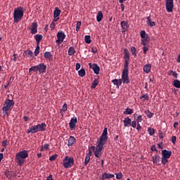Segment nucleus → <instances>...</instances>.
Here are the masks:
<instances>
[{
  "label": "nucleus",
  "instance_id": "f257e3e1",
  "mask_svg": "<svg viewBox=\"0 0 180 180\" xmlns=\"http://www.w3.org/2000/svg\"><path fill=\"white\" fill-rule=\"evenodd\" d=\"M108 139V129L104 128L103 134L100 136V139L98 141V145L96 147V150L94 151V155L96 158H98L102 155V150L104 148L103 146L107 143Z\"/></svg>",
  "mask_w": 180,
  "mask_h": 180
},
{
  "label": "nucleus",
  "instance_id": "f03ea898",
  "mask_svg": "<svg viewBox=\"0 0 180 180\" xmlns=\"http://www.w3.org/2000/svg\"><path fill=\"white\" fill-rule=\"evenodd\" d=\"M29 157V153L27 150H22L20 151L19 153H16L15 162L18 165L22 167L23 164H25V160Z\"/></svg>",
  "mask_w": 180,
  "mask_h": 180
},
{
  "label": "nucleus",
  "instance_id": "7ed1b4c3",
  "mask_svg": "<svg viewBox=\"0 0 180 180\" xmlns=\"http://www.w3.org/2000/svg\"><path fill=\"white\" fill-rule=\"evenodd\" d=\"M14 22L19 23L23 18V7H18L14 10Z\"/></svg>",
  "mask_w": 180,
  "mask_h": 180
},
{
  "label": "nucleus",
  "instance_id": "20e7f679",
  "mask_svg": "<svg viewBox=\"0 0 180 180\" xmlns=\"http://www.w3.org/2000/svg\"><path fill=\"white\" fill-rule=\"evenodd\" d=\"M45 126L46 124L44 123L32 126L27 130V134H29L30 133H37V131H44V130H46V129H44Z\"/></svg>",
  "mask_w": 180,
  "mask_h": 180
},
{
  "label": "nucleus",
  "instance_id": "39448f33",
  "mask_svg": "<svg viewBox=\"0 0 180 180\" xmlns=\"http://www.w3.org/2000/svg\"><path fill=\"white\" fill-rule=\"evenodd\" d=\"M14 105L15 102H13V100L6 99L2 108L4 114L8 115L9 114L8 113V111L11 110Z\"/></svg>",
  "mask_w": 180,
  "mask_h": 180
},
{
  "label": "nucleus",
  "instance_id": "423d86ee",
  "mask_svg": "<svg viewBox=\"0 0 180 180\" xmlns=\"http://www.w3.org/2000/svg\"><path fill=\"white\" fill-rule=\"evenodd\" d=\"M75 160L73 158H68V156L63 159V167L65 168H71L74 165Z\"/></svg>",
  "mask_w": 180,
  "mask_h": 180
},
{
  "label": "nucleus",
  "instance_id": "0eeeda50",
  "mask_svg": "<svg viewBox=\"0 0 180 180\" xmlns=\"http://www.w3.org/2000/svg\"><path fill=\"white\" fill-rule=\"evenodd\" d=\"M57 37L58 39L56 41V43L58 44V46H60V44H61V43H63L66 38V34L63 31H60L57 34Z\"/></svg>",
  "mask_w": 180,
  "mask_h": 180
},
{
  "label": "nucleus",
  "instance_id": "6e6552de",
  "mask_svg": "<svg viewBox=\"0 0 180 180\" xmlns=\"http://www.w3.org/2000/svg\"><path fill=\"white\" fill-rule=\"evenodd\" d=\"M165 6L167 13H172L174 9V0H165Z\"/></svg>",
  "mask_w": 180,
  "mask_h": 180
},
{
  "label": "nucleus",
  "instance_id": "1a4fd4ad",
  "mask_svg": "<svg viewBox=\"0 0 180 180\" xmlns=\"http://www.w3.org/2000/svg\"><path fill=\"white\" fill-rule=\"evenodd\" d=\"M89 66L90 69H92L94 74L96 75H98L100 74L101 68L100 67L97 65V63H89Z\"/></svg>",
  "mask_w": 180,
  "mask_h": 180
},
{
  "label": "nucleus",
  "instance_id": "9d476101",
  "mask_svg": "<svg viewBox=\"0 0 180 180\" xmlns=\"http://www.w3.org/2000/svg\"><path fill=\"white\" fill-rule=\"evenodd\" d=\"M122 82L124 84L130 83V80L129 77V71H122Z\"/></svg>",
  "mask_w": 180,
  "mask_h": 180
},
{
  "label": "nucleus",
  "instance_id": "9b49d317",
  "mask_svg": "<svg viewBox=\"0 0 180 180\" xmlns=\"http://www.w3.org/2000/svg\"><path fill=\"white\" fill-rule=\"evenodd\" d=\"M120 25H121L122 29V32H126V31H127V30L129 27L128 21H122L120 22Z\"/></svg>",
  "mask_w": 180,
  "mask_h": 180
},
{
  "label": "nucleus",
  "instance_id": "f8f14e48",
  "mask_svg": "<svg viewBox=\"0 0 180 180\" xmlns=\"http://www.w3.org/2000/svg\"><path fill=\"white\" fill-rule=\"evenodd\" d=\"M123 123L124 127H131V119L129 117H125L123 120Z\"/></svg>",
  "mask_w": 180,
  "mask_h": 180
},
{
  "label": "nucleus",
  "instance_id": "ddd939ff",
  "mask_svg": "<svg viewBox=\"0 0 180 180\" xmlns=\"http://www.w3.org/2000/svg\"><path fill=\"white\" fill-rule=\"evenodd\" d=\"M172 154V151L167 150V149H163V150L162 151V157L167 159H169L171 157Z\"/></svg>",
  "mask_w": 180,
  "mask_h": 180
},
{
  "label": "nucleus",
  "instance_id": "4468645a",
  "mask_svg": "<svg viewBox=\"0 0 180 180\" xmlns=\"http://www.w3.org/2000/svg\"><path fill=\"white\" fill-rule=\"evenodd\" d=\"M77 123V117H73L69 123L70 129H72L75 127V124Z\"/></svg>",
  "mask_w": 180,
  "mask_h": 180
},
{
  "label": "nucleus",
  "instance_id": "2eb2a0df",
  "mask_svg": "<svg viewBox=\"0 0 180 180\" xmlns=\"http://www.w3.org/2000/svg\"><path fill=\"white\" fill-rule=\"evenodd\" d=\"M37 67L39 74H44V72H46V65L44 63H40Z\"/></svg>",
  "mask_w": 180,
  "mask_h": 180
},
{
  "label": "nucleus",
  "instance_id": "dca6fc26",
  "mask_svg": "<svg viewBox=\"0 0 180 180\" xmlns=\"http://www.w3.org/2000/svg\"><path fill=\"white\" fill-rule=\"evenodd\" d=\"M31 26V34H36L37 33V22H32Z\"/></svg>",
  "mask_w": 180,
  "mask_h": 180
},
{
  "label": "nucleus",
  "instance_id": "f3484780",
  "mask_svg": "<svg viewBox=\"0 0 180 180\" xmlns=\"http://www.w3.org/2000/svg\"><path fill=\"white\" fill-rule=\"evenodd\" d=\"M91 155H92V152L91 150H89V153L86 155L85 158V161L84 163V166H86L88 163L90 162Z\"/></svg>",
  "mask_w": 180,
  "mask_h": 180
},
{
  "label": "nucleus",
  "instance_id": "a211bd4d",
  "mask_svg": "<svg viewBox=\"0 0 180 180\" xmlns=\"http://www.w3.org/2000/svg\"><path fill=\"white\" fill-rule=\"evenodd\" d=\"M143 70L146 72V74H149V72H151V65H150V63H148L147 65H144L143 68Z\"/></svg>",
  "mask_w": 180,
  "mask_h": 180
},
{
  "label": "nucleus",
  "instance_id": "6ab92c4d",
  "mask_svg": "<svg viewBox=\"0 0 180 180\" xmlns=\"http://www.w3.org/2000/svg\"><path fill=\"white\" fill-rule=\"evenodd\" d=\"M34 39L36 40L37 46H40V41H41V40H43V35H41V34H36L34 36Z\"/></svg>",
  "mask_w": 180,
  "mask_h": 180
},
{
  "label": "nucleus",
  "instance_id": "aec40b11",
  "mask_svg": "<svg viewBox=\"0 0 180 180\" xmlns=\"http://www.w3.org/2000/svg\"><path fill=\"white\" fill-rule=\"evenodd\" d=\"M76 141V138L70 136L68 141V146H72Z\"/></svg>",
  "mask_w": 180,
  "mask_h": 180
},
{
  "label": "nucleus",
  "instance_id": "412c9836",
  "mask_svg": "<svg viewBox=\"0 0 180 180\" xmlns=\"http://www.w3.org/2000/svg\"><path fill=\"white\" fill-rule=\"evenodd\" d=\"M61 14V11L58 8V7H56L53 11V18H59V15Z\"/></svg>",
  "mask_w": 180,
  "mask_h": 180
},
{
  "label": "nucleus",
  "instance_id": "4be33fe9",
  "mask_svg": "<svg viewBox=\"0 0 180 180\" xmlns=\"http://www.w3.org/2000/svg\"><path fill=\"white\" fill-rule=\"evenodd\" d=\"M147 25L149 26V27H154L155 26V22L154 21H151V17L150 16H148L147 17Z\"/></svg>",
  "mask_w": 180,
  "mask_h": 180
},
{
  "label": "nucleus",
  "instance_id": "5701e85b",
  "mask_svg": "<svg viewBox=\"0 0 180 180\" xmlns=\"http://www.w3.org/2000/svg\"><path fill=\"white\" fill-rule=\"evenodd\" d=\"M124 60H130V53L129 51L126 49H124Z\"/></svg>",
  "mask_w": 180,
  "mask_h": 180
},
{
  "label": "nucleus",
  "instance_id": "b1692460",
  "mask_svg": "<svg viewBox=\"0 0 180 180\" xmlns=\"http://www.w3.org/2000/svg\"><path fill=\"white\" fill-rule=\"evenodd\" d=\"M152 158L154 164H158L160 162L161 157L159 155H155Z\"/></svg>",
  "mask_w": 180,
  "mask_h": 180
},
{
  "label": "nucleus",
  "instance_id": "393cba45",
  "mask_svg": "<svg viewBox=\"0 0 180 180\" xmlns=\"http://www.w3.org/2000/svg\"><path fill=\"white\" fill-rule=\"evenodd\" d=\"M53 56L51 55V52L46 51V60L51 62V60H53Z\"/></svg>",
  "mask_w": 180,
  "mask_h": 180
},
{
  "label": "nucleus",
  "instance_id": "a878e982",
  "mask_svg": "<svg viewBox=\"0 0 180 180\" xmlns=\"http://www.w3.org/2000/svg\"><path fill=\"white\" fill-rule=\"evenodd\" d=\"M75 53H76V51H75L74 46H70L68 49V56H73Z\"/></svg>",
  "mask_w": 180,
  "mask_h": 180
},
{
  "label": "nucleus",
  "instance_id": "bb28decb",
  "mask_svg": "<svg viewBox=\"0 0 180 180\" xmlns=\"http://www.w3.org/2000/svg\"><path fill=\"white\" fill-rule=\"evenodd\" d=\"M129 60H124V65L122 71L129 72Z\"/></svg>",
  "mask_w": 180,
  "mask_h": 180
},
{
  "label": "nucleus",
  "instance_id": "cd10ccee",
  "mask_svg": "<svg viewBox=\"0 0 180 180\" xmlns=\"http://www.w3.org/2000/svg\"><path fill=\"white\" fill-rule=\"evenodd\" d=\"M133 113V110L130 108H126L125 111L123 112V115H132Z\"/></svg>",
  "mask_w": 180,
  "mask_h": 180
},
{
  "label": "nucleus",
  "instance_id": "c85d7f7f",
  "mask_svg": "<svg viewBox=\"0 0 180 180\" xmlns=\"http://www.w3.org/2000/svg\"><path fill=\"white\" fill-rule=\"evenodd\" d=\"M103 18V14L102 11H98L97 15H96V20L98 22H101Z\"/></svg>",
  "mask_w": 180,
  "mask_h": 180
},
{
  "label": "nucleus",
  "instance_id": "c756f323",
  "mask_svg": "<svg viewBox=\"0 0 180 180\" xmlns=\"http://www.w3.org/2000/svg\"><path fill=\"white\" fill-rule=\"evenodd\" d=\"M173 86L177 89H180V80L174 79L173 81Z\"/></svg>",
  "mask_w": 180,
  "mask_h": 180
},
{
  "label": "nucleus",
  "instance_id": "7c9ffc66",
  "mask_svg": "<svg viewBox=\"0 0 180 180\" xmlns=\"http://www.w3.org/2000/svg\"><path fill=\"white\" fill-rule=\"evenodd\" d=\"M78 75L79 77H84L86 75V70L84 68L80 69L79 71H78Z\"/></svg>",
  "mask_w": 180,
  "mask_h": 180
},
{
  "label": "nucleus",
  "instance_id": "2f4dec72",
  "mask_svg": "<svg viewBox=\"0 0 180 180\" xmlns=\"http://www.w3.org/2000/svg\"><path fill=\"white\" fill-rule=\"evenodd\" d=\"M144 112L148 118H152L154 116V113L151 112L150 110H146Z\"/></svg>",
  "mask_w": 180,
  "mask_h": 180
},
{
  "label": "nucleus",
  "instance_id": "473e14b6",
  "mask_svg": "<svg viewBox=\"0 0 180 180\" xmlns=\"http://www.w3.org/2000/svg\"><path fill=\"white\" fill-rule=\"evenodd\" d=\"M5 175L8 179H11L13 177V173L12 172L6 171Z\"/></svg>",
  "mask_w": 180,
  "mask_h": 180
},
{
  "label": "nucleus",
  "instance_id": "72a5a7b5",
  "mask_svg": "<svg viewBox=\"0 0 180 180\" xmlns=\"http://www.w3.org/2000/svg\"><path fill=\"white\" fill-rule=\"evenodd\" d=\"M38 70V67L37 65L32 66L29 69V72H37Z\"/></svg>",
  "mask_w": 180,
  "mask_h": 180
},
{
  "label": "nucleus",
  "instance_id": "f704fd0d",
  "mask_svg": "<svg viewBox=\"0 0 180 180\" xmlns=\"http://www.w3.org/2000/svg\"><path fill=\"white\" fill-rule=\"evenodd\" d=\"M168 75L173 76V77H175V78L178 77V74L176 73V72H174L173 70H169L168 72Z\"/></svg>",
  "mask_w": 180,
  "mask_h": 180
},
{
  "label": "nucleus",
  "instance_id": "c9c22d12",
  "mask_svg": "<svg viewBox=\"0 0 180 180\" xmlns=\"http://www.w3.org/2000/svg\"><path fill=\"white\" fill-rule=\"evenodd\" d=\"M131 54L133 55V56L134 58L136 57L137 51H136V49L135 46H131Z\"/></svg>",
  "mask_w": 180,
  "mask_h": 180
},
{
  "label": "nucleus",
  "instance_id": "e433bc0d",
  "mask_svg": "<svg viewBox=\"0 0 180 180\" xmlns=\"http://www.w3.org/2000/svg\"><path fill=\"white\" fill-rule=\"evenodd\" d=\"M84 41L86 44H91V35H85Z\"/></svg>",
  "mask_w": 180,
  "mask_h": 180
},
{
  "label": "nucleus",
  "instance_id": "4c0bfd02",
  "mask_svg": "<svg viewBox=\"0 0 180 180\" xmlns=\"http://www.w3.org/2000/svg\"><path fill=\"white\" fill-rule=\"evenodd\" d=\"M25 56H26V57H32L33 56V52H32V51H25L24 52Z\"/></svg>",
  "mask_w": 180,
  "mask_h": 180
},
{
  "label": "nucleus",
  "instance_id": "58836bf2",
  "mask_svg": "<svg viewBox=\"0 0 180 180\" xmlns=\"http://www.w3.org/2000/svg\"><path fill=\"white\" fill-rule=\"evenodd\" d=\"M148 134H150V136H153L155 134V130L154 129L150 128V127L149 128H148Z\"/></svg>",
  "mask_w": 180,
  "mask_h": 180
},
{
  "label": "nucleus",
  "instance_id": "ea45409f",
  "mask_svg": "<svg viewBox=\"0 0 180 180\" xmlns=\"http://www.w3.org/2000/svg\"><path fill=\"white\" fill-rule=\"evenodd\" d=\"M141 37L143 39H147L148 38V34H146V31L143 30L140 33Z\"/></svg>",
  "mask_w": 180,
  "mask_h": 180
},
{
  "label": "nucleus",
  "instance_id": "a19ab883",
  "mask_svg": "<svg viewBox=\"0 0 180 180\" xmlns=\"http://www.w3.org/2000/svg\"><path fill=\"white\" fill-rule=\"evenodd\" d=\"M98 82L96 79L93 81V84H91V89H95L98 86Z\"/></svg>",
  "mask_w": 180,
  "mask_h": 180
},
{
  "label": "nucleus",
  "instance_id": "79ce46f5",
  "mask_svg": "<svg viewBox=\"0 0 180 180\" xmlns=\"http://www.w3.org/2000/svg\"><path fill=\"white\" fill-rule=\"evenodd\" d=\"M105 179H109L115 177V174H108V173H104Z\"/></svg>",
  "mask_w": 180,
  "mask_h": 180
},
{
  "label": "nucleus",
  "instance_id": "37998d69",
  "mask_svg": "<svg viewBox=\"0 0 180 180\" xmlns=\"http://www.w3.org/2000/svg\"><path fill=\"white\" fill-rule=\"evenodd\" d=\"M39 53H40V46L37 45V48L35 49V51H34V56H39Z\"/></svg>",
  "mask_w": 180,
  "mask_h": 180
},
{
  "label": "nucleus",
  "instance_id": "c03bdc74",
  "mask_svg": "<svg viewBox=\"0 0 180 180\" xmlns=\"http://www.w3.org/2000/svg\"><path fill=\"white\" fill-rule=\"evenodd\" d=\"M169 162V160L167 158L162 157V163L163 165H166L167 163Z\"/></svg>",
  "mask_w": 180,
  "mask_h": 180
},
{
  "label": "nucleus",
  "instance_id": "a18cd8bd",
  "mask_svg": "<svg viewBox=\"0 0 180 180\" xmlns=\"http://www.w3.org/2000/svg\"><path fill=\"white\" fill-rule=\"evenodd\" d=\"M140 98L143 99V101H148L149 100V96H148V94H144V95H142L140 97Z\"/></svg>",
  "mask_w": 180,
  "mask_h": 180
},
{
  "label": "nucleus",
  "instance_id": "49530a36",
  "mask_svg": "<svg viewBox=\"0 0 180 180\" xmlns=\"http://www.w3.org/2000/svg\"><path fill=\"white\" fill-rule=\"evenodd\" d=\"M68 110V104L67 103H64L63 108L60 109V112H66Z\"/></svg>",
  "mask_w": 180,
  "mask_h": 180
},
{
  "label": "nucleus",
  "instance_id": "de8ad7c7",
  "mask_svg": "<svg viewBox=\"0 0 180 180\" xmlns=\"http://www.w3.org/2000/svg\"><path fill=\"white\" fill-rule=\"evenodd\" d=\"M81 25H82V22L78 21L77 23V27H76V31L77 32H79L80 30Z\"/></svg>",
  "mask_w": 180,
  "mask_h": 180
},
{
  "label": "nucleus",
  "instance_id": "09e8293b",
  "mask_svg": "<svg viewBox=\"0 0 180 180\" xmlns=\"http://www.w3.org/2000/svg\"><path fill=\"white\" fill-rule=\"evenodd\" d=\"M137 123H140L143 121V117L141 115H139L137 118L136 119Z\"/></svg>",
  "mask_w": 180,
  "mask_h": 180
},
{
  "label": "nucleus",
  "instance_id": "8fccbe9b",
  "mask_svg": "<svg viewBox=\"0 0 180 180\" xmlns=\"http://www.w3.org/2000/svg\"><path fill=\"white\" fill-rule=\"evenodd\" d=\"M122 176H123V174H122V172H120L119 173L116 174L117 179H122Z\"/></svg>",
  "mask_w": 180,
  "mask_h": 180
},
{
  "label": "nucleus",
  "instance_id": "3c124183",
  "mask_svg": "<svg viewBox=\"0 0 180 180\" xmlns=\"http://www.w3.org/2000/svg\"><path fill=\"white\" fill-rule=\"evenodd\" d=\"M57 159V155H53L49 158V161L53 162Z\"/></svg>",
  "mask_w": 180,
  "mask_h": 180
},
{
  "label": "nucleus",
  "instance_id": "603ef678",
  "mask_svg": "<svg viewBox=\"0 0 180 180\" xmlns=\"http://www.w3.org/2000/svg\"><path fill=\"white\" fill-rule=\"evenodd\" d=\"M136 125H137V122H136V120H133L132 122H131V126L133 128H136Z\"/></svg>",
  "mask_w": 180,
  "mask_h": 180
},
{
  "label": "nucleus",
  "instance_id": "864d4df0",
  "mask_svg": "<svg viewBox=\"0 0 180 180\" xmlns=\"http://www.w3.org/2000/svg\"><path fill=\"white\" fill-rule=\"evenodd\" d=\"M112 84L115 86H117V87H119V82H118V79H112Z\"/></svg>",
  "mask_w": 180,
  "mask_h": 180
},
{
  "label": "nucleus",
  "instance_id": "5fc2aeb1",
  "mask_svg": "<svg viewBox=\"0 0 180 180\" xmlns=\"http://www.w3.org/2000/svg\"><path fill=\"white\" fill-rule=\"evenodd\" d=\"M56 27V23L53 21L51 24H50V29L51 30H53Z\"/></svg>",
  "mask_w": 180,
  "mask_h": 180
},
{
  "label": "nucleus",
  "instance_id": "6e6d98bb",
  "mask_svg": "<svg viewBox=\"0 0 180 180\" xmlns=\"http://www.w3.org/2000/svg\"><path fill=\"white\" fill-rule=\"evenodd\" d=\"M141 44H143V46H147V38L143 39L141 40Z\"/></svg>",
  "mask_w": 180,
  "mask_h": 180
},
{
  "label": "nucleus",
  "instance_id": "4d7b16f0",
  "mask_svg": "<svg viewBox=\"0 0 180 180\" xmlns=\"http://www.w3.org/2000/svg\"><path fill=\"white\" fill-rule=\"evenodd\" d=\"M96 147L94 146H91V147L89 148V150H91V153H92V151H93V152H95V151H96Z\"/></svg>",
  "mask_w": 180,
  "mask_h": 180
},
{
  "label": "nucleus",
  "instance_id": "13d9d810",
  "mask_svg": "<svg viewBox=\"0 0 180 180\" xmlns=\"http://www.w3.org/2000/svg\"><path fill=\"white\" fill-rule=\"evenodd\" d=\"M97 52H98V49H96V47H93L91 49V53H93L94 54L97 53Z\"/></svg>",
  "mask_w": 180,
  "mask_h": 180
},
{
  "label": "nucleus",
  "instance_id": "bf43d9fd",
  "mask_svg": "<svg viewBox=\"0 0 180 180\" xmlns=\"http://www.w3.org/2000/svg\"><path fill=\"white\" fill-rule=\"evenodd\" d=\"M148 50V46H143V54H146Z\"/></svg>",
  "mask_w": 180,
  "mask_h": 180
},
{
  "label": "nucleus",
  "instance_id": "052dcab7",
  "mask_svg": "<svg viewBox=\"0 0 180 180\" xmlns=\"http://www.w3.org/2000/svg\"><path fill=\"white\" fill-rule=\"evenodd\" d=\"M176 136H173L172 137V143L173 144H175V143H176Z\"/></svg>",
  "mask_w": 180,
  "mask_h": 180
},
{
  "label": "nucleus",
  "instance_id": "680f3d73",
  "mask_svg": "<svg viewBox=\"0 0 180 180\" xmlns=\"http://www.w3.org/2000/svg\"><path fill=\"white\" fill-rule=\"evenodd\" d=\"M2 146H3L4 148H6V146H8V141H7V140L3 141V142H2Z\"/></svg>",
  "mask_w": 180,
  "mask_h": 180
},
{
  "label": "nucleus",
  "instance_id": "e2e57ef3",
  "mask_svg": "<svg viewBox=\"0 0 180 180\" xmlns=\"http://www.w3.org/2000/svg\"><path fill=\"white\" fill-rule=\"evenodd\" d=\"M81 68V64L79 63H76V70L78 71Z\"/></svg>",
  "mask_w": 180,
  "mask_h": 180
},
{
  "label": "nucleus",
  "instance_id": "0e129e2a",
  "mask_svg": "<svg viewBox=\"0 0 180 180\" xmlns=\"http://www.w3.org/2000/svg\"><path fill=\"white\" fill-rule=\"evenodd\" d=\"M136 129H138V131H141V130L142 129V127L140 124V123H137V128Z\"/></svg>",
  "mask_w": 180,
  "mask_h": 180
},
{
  "label": "nucleus",
  "instance_id": "69168bd1",
  "mask_svg": "<svg viewBox=\"0 0 180 180\" xmlns=\"http://www.w3.org/2000/svg\"><path fill=\"white\" fill-rule=\"evenodd\" d=\"M151 150H152V151H156V152H158V149L156 148L155 145H153V146L151 147Z\"/></svg>",
  "mask_w": 180,
  "mask_h": 180
},
{
  "label": "nucleus",
  "instance_id": "338daca9",
  "mask_svg": "<svg viewBox=\"0 0 180 180\" xmlns=\"http://www.w3.org/2000/svg\"><path fill=\"white\" fill-rule=\"evenodd\" d=\"M106 179L105 174H103L99 180H105Z\"/></svg>",
  "mask_w": 180,
  "mask_h": 180
},
{
  "label": "nucleus",
  "instance_id": "774afa93",
  "mask_svg": "<svg viewBox=\"0 0 180 180\" xmlns=\"http://www.w3.org/2000/svg\"><path fill=\"white\" fill-rule=\"evenodd\" d=\"M46 180H54L53 178V175L50 174V175L47 177Z\"/></svg>",
  "mask_w": 180,
  "mask_h": 180
}]
</instances>
